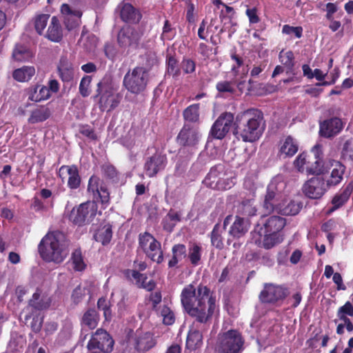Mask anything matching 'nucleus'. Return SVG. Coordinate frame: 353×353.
<instances>
[{
  "mask_svg": "<svg viewBox=\"0 0 353 353\" xmlns=\"http://www.w3.org/2000/svg\"><path fill=\"white\" fill-rule=\"evenodd\" d=\"M180 296L183 310L194 319V323H199L204 329L209 327L218 309L210 289L202 283L197 286L190 283L183 288Z\"/></svg>",
  "mask_w": 353,
  "mask_h": 353,
  "instance_id": "nucleus-1",
  "label": "nucleus"
},
{
  "mask_svg": "<svg viewBox=\"0 0 353 353\" xmlns=\"http://www.w3.org/2000/svg\"><path fill=\"white\" fill-rule=\"evenodd\" d=\"M234 134L243 142L253 143L260 139L265 130L263 113L250 108L238 114L234 122Z\"/></svg>",
  "mask_w": 353,
  "mask_h": 353,
  "instance_id": "nucleus-2",
  "label": "nucleus"
},
{
  "mask_svg": "<svg viewBox=\"0 0 353 353\" xmlns=\"http://www.w3.org/2000/svg\"><path fill=\"white\" fill-rule=\"evenodd\" d=\"M38 251L46 262L62 263L68 252L65 245L64 234L59 230L48 232L41 240Z\"/></svg>",
  "mask_w": 353,
  "mask_h": 353,
  "instance_id": "nucleus-3",
  "label": "nucleus"
},
{
  "mask_svg": "<svg viewBox=\"0 0 353 353\" xmlns=\"http://www.w3.org/2000/svg\"><path fill=\"white\" fill-rule=\"evenodd\" d=\"M245 339L242 333L235 329L219 333L215 344L216 353H241L244 350Z\"/></svg>",
  "mask_w": 353,
  "mask_h": 353,
  "instance_id": "nucleus-4",
  "label": "nucleus"
},
{
  "mask_svg": "<svg viewBox=\"0 0 353 353\" xmlns=\"http://www.w3.org/2000/svg\"><path fill=\"white\" fill-rule=\"evenodd\" d=\"M98 212V205L94 201H88L74 207L68 214V220L73 225L82 227L90 224Z\"/></svg>",
  "mask_w": 353,
  "mask_h": 353,
  "instance_id": "nucleus-5",
  "label": "nucleus"
},
{
  "mask_svg": "<svg viewBox=\"0 0 353 353\" xmlns=\"http://www.w3.org/2000/svg\"><path fill=\"white\" fill-rule=\"evenodd\" d=\"M148 81V69L142 66H136L125 74L123 84L130 93L139 94L146 89Z\"/></svg>",
  "mask_w": 353,
  "mask_h": 353,
  "instance_id": "nucleus-6",
  "label": "nucleus"
},
{
  "mask_svg": "<svg viewBox=\"0 0 353 353\" xmlns=\"http://www.w3.org/2000/svg\"><path fill=\"white\" fill-rule=\"evenodd\" d=\"M96 92L94 99L97 100L101 111L110 112L119 105L120 97L118 94H114L112 88L107 82L99 81L97 83Z\"/></svg>",
  "mask_w": 353,
  "mask_h": 353,
  "instance_id": "nucleus-7",
  "label": "nucleus"
},
{
  "mask_svg": "<svg viewBox=\"0 0 353 353\" xmlns=\"http://www.w3.org/2000/svg\"><path fill=\"white\" fill-rule=\"evenodd\" d=\"M157 343L154 333L137 330L129 339L130 345L137 353H145L156 346Z\"/></svg>",
  "mask_w": 353,
  "mask_h": 353,
  "instance_id": "nucleus-8",
  "label": "nucleus"
},
{
  "mask_svg": "<svg viewBox=\"0 0 353 353\" xmlns=\"http://www.w3.org/2000/svg\"><path fill=\"white\" fill-rule=\"evenodd\" d=\"M114 343V340L108 332L102 328H99L92 334L87 344V348L88 350L111 352Z\"/></svg>",
  "mask_w": 353,
  "mask_h": 353,
  "instance_id": "nucleus-9",
  "label": "nucleus"
},
{
  "mask_svg": "<svg viewBox=\"0 0 353 353\" xmlns=\"http://www.w3.org/2000/svg\"><path fill=\"white\" fill-rule=\"evenodd\" d=\"M289 294V289L285 285L265 283L259 294V299L264 303L274 304L283 301Z\"/></svg>",
  "mask_w": 353,
  "mask_h": 353,
  "instance_id": "nucleus-10",
  "label": "nucleus"
},
{
  "mask_svg": "<svg viewBox=\"0 0 353 353\" xmlns=\"http://www.w3.org/2000/svg\"><path fill=\"white\" fill-rule=\"evenodd\" d=\"M283 201V195L278 190L276 185L269 184L263 203V210L265 214H270L275 211L280 212Z\"/></svg>",
  "mask_w": 353,
  "mask_h": 353,
  "instance_id": "nucleus-11",
  "label": "nucleus"
},
{
  "mask_svg": "<svg viewBox=\"0 0 353 353\" xmlns=\"http://www.w3.org/2000/svg\"><path fill=\"white\" fill-rule=\"evenodd\" d=\"M88 191L93 194L94 199H99V201L105 208L110 204V196L107 185L99 176H90L88 184Z\"/></svg>",
  "mask_w": 353,
  "mask_h": 353,
  "instance_id": "nucleus-12",
  "label": "nucleus"
},
{
  "mask_svg": "<svg viewBox=\"0 0 353 353\" xmlns=\"http://www.w3.org/2000/svg\"><path fill=\"white\" fill-rule=\"evenodd\" d=\"M330 188L323 176L312 177L303 186V192L306 196L312 199L321 198Z\"/></svg>",
  "mask_w": 353,
  "mask_h": 353,
  "instance_id": "nucleus-13",
  "label": "nucleus"
},
{
  "mask_svg": "<svg viewBox=\"0 0 353 353\" xmlns=\"http://www.w3.org/2000/svg\"><path fill=\"white\" fill-rule=\"evenodd\" d=\"M234 116L232 113L225 112L221 114L213 123L210 134L216 139H223L233 123Z\"/></svg>",
  "mask_w": 353,
  "mask_h": 353,
  "instance_id": "nucleus-14",
  "label": "nucleus"
},
{
  "mask_svg": "<svg viewBox=\"0 0 353 353\" xmlns=\"http://www.w3.org/2000/svg\"><path fill=\"white\" fill-rule=\"evenodd\" d=\"M142 33L137 28L130 26H123L117 35V42L122 48L130 46L137 47Z\"/></svg>",
  "mask_w": 353,
  "mask_h": 353,
  "instance_id": "nucleus-15",
  "label": "nucleus"
},
{
  "mask_svg": "<svg viewBox=\"0 0 353 353\" xmlns=\"http://www.w3.org/2000/svg\"><path fill=\"white\" fill-rule=\"evenodd\" d=\"M168 163L167 156L161 152H155L148 158L144 163V170L146 175L150 177L155 176L159 172L163 170Z\"/></svg>",
  "mask_w": 353,
  "mask_h": 353,
  "instance_id": "nucleus-16",
  "label": "nucleus"
},
{
  "mask_svg": "<svg viewBox=\"0 0 353 353\" xmlns=\"http://www.w3.org/2000/svg\"><path fill=\"white\" fill-rule=\"evenodd\" d=\"M176 139L181 145L192 147L198 143L199 134L197 128L189 123H184Z\"/></svg>",
  "mask_w": 353,
  "mask_h": 353,
  "instance_id": "nucleus-17",
  "label": "nucleus"
},
{
  "mask_svg": "<svg viewBox=\"0 0 353 353\" xmlns=\"http://www.w3.org/2000/svg\"><path fill=\"white\" fill-rule=\"evenodd\" d=\"M65 172H66L68 176V187L71 190L78 189L81 185V179L77 166L75 165H63L61 166L58 172V175L61 179L62 181H64V179L66 178V176L64 175Z\"/></svg>",
  "mask_w": 353,
  "mask_h": 353,
  "instance_id": "nucleus-18",
  "label": "nucleus"
},
{
  "mask_svg": "<svg viewBox=\"0 0 353 353\" xmlns=\"http://www.w3.org/2000/svg\"><path fill=\"white\" fill-rule=\"evenodd\" d=\"M125 279L130 281H136L135 285L138 288L145 289L147 291H152L156 287V283L153 280L146 281L148 276L145 274L140 273L135 270L126 269L123 271Z\"/></svg>",
  "mask_w": 353,
  "mask_h": 353,
  "instance_id": "nucleus-19",
  "label": "nucleus"
},
{
  "mask_svg": "<svg viewBox=\"0 0 353 353\" xmlns=\"http://www.w3.org/2000/svg\"><path fill=\"white\" fill-rule=\"evenodd\" d=\"M343 125L341 119L333 117L325 120L320 124L319 134L321 137L330 138L336 136L343 129Z\"/></svg>",
  "mask_w": 353,
  "mask_h": 353,
  "instance_id": "nucleus-20",
  "label": "nucleus"
},
{
  "mask_svg": "<svg viewBox=\"0 0 353 353\" xmlns=\"http://www.w3.org/2000/svg\"><path fill=\"white\" fill-rule=\"evenodd\" d=\"M61 12L64 15V24L68 30H72L79 26L82 12L78 10H72L66 3L61 7Z\"/></svg>",
  "mask_w": 353,
  "mask_h": 353,
  "instance_id": "nucleus-21",
  "label": "nucleus"
},
{
  "mask_svg": "<svg viewBox=\"0 0 353 353\" xmlns=\"http://www.w3.org/2000/svg\"><path fill=\"white\" fill-rule=\"evenodd\" d=\"M298 150L299 145L296 140L289 135L280 141L277 156L280 159L291 158L298 152Z\"/></svg>",
  "mask_w": 353,
  "mask_h": 353,
  "instance_id": "nucleus-22",
  "label": "nucleus"
},
{
  "mask_svg": "<svg viewBox=\"0 0 353 353\" xmlns=\"http://www.w3.org/2000/svg\"><path fill=\"white\" fill-rule=\"evenodd\" d=\"M120 17L127 23H139L142 18L140 10L129 3H123L121 6Z\"/></svg>",
  "mask_w": 353,
  "mask_h": 353,
  "instance_id": "nucleus-23",
  "label": "nucleus"
},
{
  "mask_svg": "<svg viewBox=\"0 0 353 353\" xmlns=\"http://www.w3.org/2000/svg\"><path fill=\"white\" fill-rule=\"evenodd\" d=\"M57 68L59 77L63 82L69 83L73 80L74 74L73 65L66 56L61 57Z\"/></svg>",
  "mask_w": 353,
  "mask_h": 353,
  "instance_id": "nucleus-24",
  "label": "nucleus"
},
{
  "mask_svg": "<svg viewBox=\"0 0 353 353\" xmlns=\"http://www.w3.org/2000/svg\"><path fill=\"white\" fill-rule=\"evenodd\" d=\"M256 195H254V190H251V196L248 198H243L238 208L239 213L244 216L251 217L256 215L257 208L255 204Z\"/></svg>",
  "mask_w": 353,
  "mask_h": 353,
  "instance_id": "nucleus-25",
  "label": "nucleus"
},
{
  "mask_svg": "<svg viewBox=\"0 0 353 353\" xmlns=\"http://www.w3.org/2000/svg\"><path fill=\"white\" fill-rule=\"evenodd\" d=\"M285 219L279 216H270L260 228L259 233L262 236V231L271 233H279L285 225Z\"/></svg>",
  "mask_w": 353,
  "mask_h": 353,
  "instance_id": "nucleus-26",
  "label": "nucleus"
},
{
  "mask_svg": "<svg viewBox=\"0 0 353 353\" xmlns=\"http://www.w3.org/2000/svg\"><path fill=\"white\" fill-rule=\"evenodd\" d=\"M28 100L34 102H41L48 99L51 97L50 90L46 85H34L26 90Z\"/></svg>",
  "mask_w": 353,
  "mask_h": 353,
  "instance_id": "nucleus-27",
  "label": "nucleus"
},
{
  "mask_svg": "<svg viewBox=\"0 0 353 353\" xmlns=\"http://www.w3.org/2000/svg\"><path fill=\"white\" fill-rule=\"evenodd\" d=\"M48 40L59 43L63 39V30L59 20L57 17H52L45 36Z\"/></svg>",
  "mask_w": 353,
  "mask_h": 353,
  "instance_id": "nucleus-28",
  "label": "nucleus"
},
{
  "mask_svg": "<svg viewBox=\"0 0 353 353\" xmlns=\"http://www.w3.org/2000/svg\"><path fill=\"white\" fill-rule=\"evenodd\" d=\"M351 194V190L347 187L342 192L336 194L332 201V206L326 212L327 215H330L334 211L343 207L349 200Z\"/></svg>",
  "mask_w": 353,
  "mask_h": 353,
  "instance_id": "nucleus-29",
  "label": "nucleus"
},
{
  "mask_svg": "<svg viewBox=\"0 0 353 353\" xmlns=\"http://www.w3.org/2000/svg\"><path fill=\"white\" fill-rule=\"evenodd\" d=\"M99 315L94 308H89L83 314L81 319L82 330L87 327L89 330H94L98 325Z\"/></svg>",
  "mask_w": 353,
  "mask_h": 353,
  "instance_id": "nucleus-30",
  "label": "nucleus"
},
{
  "mask_svg": "<svg viewBox=\"0 0 353 353\" xmlns=\"http://www.w3.org/2000/svg\"><path fill=\"white\" fill-rule=\"evenodd\" d=\"M249 230V225L244 218L236 216L234 223L230 226L229 234L234 238L244 236Z\"/></svg>",
  "mask_w": 353,
  "mask_h": 353,
  "instance_id": "nucleus-31",
  "label": "nucleus"
},
{
  "mask_svg": "<svg viewBox=\"0 0 353 353\" xmlns=\"http://www.w3.org/2000/svg\"><path fill=\"white\" fill-rule=\"evenodd\" d=\"M334 164L332 163V165L334 168L331 172L330 178L325 181L329 188L336 186L341 182L345 170V167L341 162L334 161Z\"/></svg>",
  "mask_w": 353,
  "mask_h": 353,
  "instance_id": "nucleus-32",
  "label": "nucleus"
},
{
  "mask_svg": "<svg viewBox=\"0 0 353 353\" xmlns=\"http://www.w3.org/2000/svg\"><path fill=\"white\" fill-rule=\"evenodd\" d=\"M51 111L49 108L45 105L38 106L32 110L28 121L31 124L43 122L49 119Z\"/></svg>",
  "mask_w": 353,
  "mask_h": 353,
  "instance_id": "nucleus-33",
  "label": "nucleus"
},
{
  "mask_svg": "<svg viewBox=\"0 0 353 353\" xmlns=\"http://www.w3.org/2000/svg\"><path fill=\"white\" fill-rule=\"evenodd\" d=\"M200 103L188 105L183 111V118L185 123H199L200 119Z\"/></svg>",
  "mask_w": 353,
  "mask_h": 353,
  "instance_id": "nucleus-34",
  "label": "nucleus"
},
{
  "mask_svg": "<svg viewBox=\"0 0 353 353\" xmlns=\"http://www.w3.org/2000/svg\"><path fill=\"white\" fill-rule=\"evenodd\" d=\"M145 250V255L152 261L157 262L158 264L163 261V252L161 249V244L158 241L152 240L150 248Z\"/></svg>",
  "mask_w": 353,
  "mask_h": 353,
  "instance_id": "nucleus-35",
  "label": "nucleus"
},
{
  "mask_svg": "<svg viewBox=\"0 0 353 353\" xmlns=\"http://www.w3.org/2000/svg\"><path fill=\"white\" fill-rule=\"evenodd\" d=\"M205 181H210V186L212 188H216L222 190L230 189L233 185L232 181L228 179L227 180H221L219 178L218 179L216 172L212 170H211L207 175Z\"/></svg>",
  "mask_w": 353,
  "mask_h": 353,
  "instance_id": "nucleus-36",
  "label": "nucleus"
},
{
  "mask_svg": "<svg viewBox=\"0 0 353 353\" xmlns=\"http://www.w3.org/2000/svg\"><path fill=\"white\" fill-rule=\"evenodd\" d=\"M172 258L168 261V265L170 268L177 265L179 261L187 256V249L184 244H175L172 248Z\"/></svg>",
  "mask_w": 353,
  "mask_h": 353,
  "instance_id": "nucleus-37",
  "label": "nucleus"
},
{
  "mask_svg": "<svg viewBox=\"0 0 353 353\" xmlns=\"http://www.w3.org/2000/svg\"><path fill=\"white\" fill-rule=\"evenodd\" d=\"M35 74V68L33 66H23L14 70L12 77L19 82H28Z\"/></svg>",
  "mask_w": 353,
  "mask_h": 353,
  "instance_id": "nucleus-38",
  "label": "nucleus"
},
{
  "mask_svg": "<svg viewBox=\"0 0 353 353\" xmlns=\"http://www.w3.org/2000/svg\"><path fill=\"white\" fill-rule=\"evenodd\" d=\"M112 225L107 223L99 228L94 235L96 241L101 243L103 245L110 243L112 237Z\"/></svg>",
  "mask_w": 353,
  "mask_h": 353,
  "instance_id": "nucleus-39",
  "label": "nucleus"
},
{
  "mask_svg": "<svg viewBox=\"0 0 353 353\" xmlns=\"http://www.w3.org/2000/svg\"><path fill=\"white\" fill-rule=\"evenodd\" d=\"M203 343V335L199 330H190L186 339V347L190 350H194L201 346Z\"/></svg>",
  "mask_w": 353,
  "mask_h": 353,
  "instance_id": "nucleus-40",
  "label": "nucleus"
},
{
  "mask_svg": "<svg viewBox=\"0 0 353 353\" xmlns=\"http://www.w3.org/2000/svg\"><path fill=\"white\" fill-rule=\"evenodd\" d=\"M201 245L195 242L190 243L187 256L193 266H197L199 264L201 260Z\"/></svg>",
  "mask_w": 353,
  "mask_h": 353,
  "instance_id": "nucleus-41",
  "label": "nucleus"
},
{
  "mask_svg": "<svg viewBox=\"0 0 353 353\" xmlns=\"http://www.w3.org/2000/svg\"><path fill=\"white\" fill-rule=\"evenodd\" d=\"M32 57L29 48L23 44L17 43L12 52V58L19 62L27 61Z\"/></svg>",
  "mask_w": 353,
  "mask_h": 353,
  "instance_id": "nucleus-42",
  "label": "nucleus"
},
{
  "mask_svg": "<svg viewBox=\"0 0 353 353\" xmlns=\"http://www.w3.org/2000/svg\"><path fill=\"white\" fill-rule=\"evenodd\" d=\"M263 247L269 250L283 241V236L280 233H271L262 231Z\"/></svg>",
  "mask_w": 353,
  "mask_h": 353,
  "instance_id": "nucleus-43",
  "label": "nucleus"
},
{
  "mask_svg": "<svg viewBox=\"0 0 353 353\" xmlns=\"http://www.w3.org/2000/svg\"><path fill=\"white\" fill-rule=\"evenodd\" d=\"M327 172L324 167L323 161L312 159L310 156L307 166H305V172L311 175H321Z\"/></svg>",
  "mask_w": 353,
  "mask_h": 353,
  "instance_id": "nucleus-44",
  "label": "nucleus"
},
{
  "mask_svg": "<svg viewBox=\"0 0 353 353\" xmlns=\"http://www.w3.org/2000/svg\"><path fill=\"white\" fill-rule=\"evenodd\" d=\"M243 83V81L237 82L235 79L231 81H221L217 82L216 89L220 93L228 92L234 94L236 91L235 87L236 86L240 88Z\"/></svg>",
  "mask_w": 353,
  "mask_h": 353,
  "instance_id": "nucleus-45",
  "label": "nucleus"
},
{
  "mask_svg": "<svg viewBox=\"0 0 353 353\" xmlns=\"http://www.w3.org/2000/svg\"><path fill=\"white\" fill-rule=\"evenodd\" d=\"M223 230L219 223L214 225L210 234V239L212 245L219 250H222L224 247L223 237Z\"/></svg>",
  "mask_w": 353,
  "mask_h": 353,
  "instance_id": "nucleus-46",
  "label": "nucleus"
},
{
  "mask_svg": "<svg viewBox=\"0 0 353 353\" xmlns=\"http://www.w3.org/2000/svg\"><path fill=\"white\" fill-rule=\"evenodd\" d=\"M53 199H52L50 201L43 202L36 196L32 199L30 208L36 212H48L50 209L53 208Z\"/></svg>",
  "mask_w": 353,
  "mask_h": 353,
  "instance_id": "nucleus-47",
  "label": "nucleus"
},
{
  "mask_svg": "<svg viewBox=\"0 0 353 353\" xmlns=\"http://www.w3.org/2000/svg\"><path fill=\"white\" fill-rule=\"evenodd\" d=\"M166 219H168L173 223H170L166 219H164L163 221V230L172 232L176 223L181 221V214L179 212H175L174 210L170 209L166 215Z\"/></svg>",
  "mask_w": 353,
  "mask_h": 353,
  "instance_id": "nucleus-48",
  "label": "nucleus"
},
{
  "mask_svg": "<svg viewBox=\"0 0 353 353\" xmlns=\"http://www.w3.org/2000/svg\"><path fill=\"white\" fill-rule=\"evenodd\" d=\"M70 260L72 263V268L75 271L81 272L86 268V264L83 261L82 252L80 248L74 250L71 255Z\"/></svg>",
  "mask_w": 353,
  "mask_h": 353,
  "instance_id": "nucleus-49",
  "label": "nucleus"
},
{
  "mask_svg": "<svg viewBox=\"0 0 353 353\" xmlns=\"http://www.w3.org/2000/svg\"><path fill=\"white\" fill-rule=\"evenodd\" d=\"M166 67L168 73L172 75L174 79H178L181 75V69L179 68L178 61L174 56L172 54L167 55Z\"/></svg>",
  "mask_w": 353,
  "mask_h": 353,
  "instance_id": "nucleus-50",
  "label": "nucleus"
},
{
  "mask_svg": "<svg viewBox=\"0 0 353 353\" xmlns=\"http://www.w3.org/2000/svg\"><path fill=\"white\" fill-rule=\"evenodd\" d=\"M101 172L104 178L113 183L119 181V172L117 168L109 163L101 165Z\"/></svg>",
  "mask_w": 353,
  "mask_h": 353,
  "instance_id": "nucleus-51",
  "label": "nucleus"
},
{
  "mask_svg": "<svg viewBox=\"0 0 353 353\" xmlns=\"http://www.w3.org/2000/svg\"><path fill=\"white\" fill-rule=\"evenodd\" d=\"M302 208L301 202L290 201L287 204L283 202L280 213L286 216H294L297 214Z\"/></svg>",
  "mask_w": 353,
  "mask_h": 353,
  "instance_id": "nucleus-52",
  "label": "nucleus"
},
{
  "mask_svg": "<svg viewBox=\"0 0 353 353\" xmlns=\"http://www.w3.org/2000/svg\"><path fill=\"white\" fill-rule=\"evenodd\" d=\"M279 61L288 70V72H292L294 67V56L291 50L285 52L281 51L279 54Z\"/></svg>",
  "mask_w": 353,
  "mask_h": 353,
  "instance_id": "nucleus-53",
  "label": "nucleus"
},
{
  "mask_svg": "<svg viewBox=\"0 0 353 353\" xmlns=\"http://www.w3.org/2000/svg\"><path fill=\"white\" fill-rule=\"evenodd\" d=\"M41 292L37 290L29 301V305L36 310H43L47 309L50 304L46 302L43 299H40Z\"/></svg>",
  "mask_w": 353,
  "mask_h": 353,
  "instance_id": "nucleus-54",
  "label": "nucleus"
},
{
  "mask_svg": "<svg viewBox=\"0 0 353 353\" xmlns=\"http://www.w3.org/2000/svg\"><path fill=\"white\" fill-rule=\"evenodd\" d=\"M49 18L50 15L48 14H39L33 18L32 21L34 29L39 35L43 34Z\"/></svg>",
  "mask_w": 353,
  "mask_h": 353,
  "instance_id": "nucleus-55",
  "label": "nucleus"
},
{
  "mask_svg": "<svg viewBox=\"0 0 353 353\" xmlns=\"http://www.w3.org/2000/svg\"><path fill=\"white\" fill-rule=\"evenodd\" d=\"M152 240L157 241L154 236L148 232L140 233L139 234V248H140L143 252H145L147 248H150Z\"/></svg>",
  "mask_w": 353,
  "mask_h": 353,
  "instance_id": "nucleus-56",
  "label": "nucleus"
},
{
  "mask_svg": "<svg viewBox=\"0 0 353 353\" xmlns=\"http://www.w3.org/2000/svg\"><path fill=\"white\" fill-rule=\"evenodd\" d=\"M160 315L163 318V323L165 325H172L175 321V316L174 312L167 305H163L162 307H159V311Z\"/></svg>",
  "mask_w": 353,
  "mask_h": 353,
  "instance_id": "nucleus-57",
  "label": "nucleus"
},
{
  "mask_svg": "<svg viewBox=\"0 0 353 353\" xmlns=\"http://www.w3.org/2000/svg\"><path fill=\"white\" fill-rule=\"evenodd\" d=\"M79 132L91 141H97L98 136L94 129L88 124H81L79 125Z\"/></svg>",
  "mask_w": 353,
  "mask_h": 353,
  "instance_id": "nucleus-58",
  "label": "nucleus"
},
{
  "mask_svg": "<svg viewBox=\"0 0 353 353\" xmlns=\"http://www.w3.org/2000/svg\"><path fill=\"white\" fill-rule=\"evenodd\" d=\"M92 81V78L90 76L83 77L79 84V93L83 97L89 96L90 93V86Z\"/></svg>",
  "mask_w": 353,
  "mask_h": 353,
  "instance_id": "nucleus-59",
  "label": "nucleus"
},
{
  "mask_svg": "<svg viewBox=\"0 0 353 353\" xmlns=\"http://www.w3.org/2000/svg\"><path fill=\"white\" fill-rule=\"evenodd\" d=\"M145 63L143 68L148 69V74H149V71L151 68L158 63L157 56L154 52H148L144 56Z\"/></svg>",
  "mask_w": 353,
  "mask_h": 353,
  "instance_id": "nucleus-60",
  "label": "nucleus"
},
{
  "mask_svg": "<svg viewBox=\"0 0 353 353\" xmlns=\"http://www.w3.org/2000/svg\"><path fill=\"white\" fill-rule=\"evenodd\" d=\"M309 159H310V156L304 152L300 154L296 158V159L294 162V166L299 170V172H305V166H307Z\"/></svg>",
  "mask_w": 353,
  "mask_h": 353,
  "instance_id": "nucleus-61",
  "label": "nucleus"
},
{
  "mask_svg": "<svg viewBox=\"0 0 353 353\" xmlns=\"http://www.w3.org/2000/svg\"><path fill=\"white\" fill-rule=\"evenodd\" d=\"M282 33L287 35L294 34L296 38H301L303 36V28L301 26H291L285 24L282 28Z\"/></svg>",
  "mask_w": 353,
  "mask_h": 353,
  "instance_id": "nucleus-62",
  "label": "nucleus"
},
{
  "mask_svg": "<svg viewBox=\"0 0 353 353\" xmlns=\"http://www.w3.org/2000/svg\"><path fill=\"white\" fill-rule=\"evenodd\" d=\"M175 34V30L172 28L171 23L169 20L166 19L164 22L163 27L161 39L162 40L168 39L171 40Z\"/></svg>",
  "mask_w": 353,
  "mask_h": 353,
  "instance_id": "nucleus-63",
  "label": "nucleus"
},
{
  "mask_svg": "<svg viewBox=\"0 0 353 353\" xmlns=\"http://www.w3.org/2000/svg\"><path fill=\"white\" fill-rule=\"evenodd\" d=\"M347 315L353 316V305L350 301H347L343 306L340 307L337 311V316L339 319H341V318H347Z\"/></svg>",
  "mask_w": 353,
  "mask_h": 353,
  "instance_id": "nucleus-64",
  "label": "nucleus"
}]
</instances>
